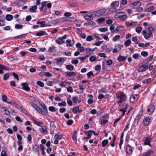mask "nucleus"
<instances>
[{"label": "nucleus", "mask_w": 156, "mask_h": 156, "mask_svg": "<svg viewBox=\"0 0 156 156\" xmlns=\"http://www.w3.org/2000/svg\"><path fill=\"white\" fill-rule=\"evenodd\" d=\"M114 17L115 18H120L122 21H125L127 18V16L122 12H119L116 14L114 16Z\"/></svg>", "instance_id": "obj_1"}, {"label": "nucleus", "mask_w": 156, "mask_h": 156, "mask_svg": "<svg viewBox=\"0 0 156 156\" xmlns=\"http://www.w3.org/2000/svg\"><path fill=\"white\" fill-rule=\"evenodd\" d=\"M95 17L94 12H91L85 14L84 15V17L87 20H91L93 18Z\"/></svg>", "instance_id": "obj_2"}, {"label": "nucleus", "mask_w": 156, "mask_h": 156, "mask_svg": "<svg viewBox=\"0 0 156 156\" xmlns=\"http://www.w3.org/2000/svg\"><path fill=\"white\" fill-rule=\"evenodd\" d=\"M1 111L2 113L6 115H9L10 112L15 113L14 110L10 109H8L7 108L5 107H2L1 108Z\"/></svg>", "instance_id": "obj_3"}, {"label": "nucleus", "mask_w": 156, "mask_h": 156, "mask_svg": "<svg viewBox=\"0 0 156 156\" xmlns=\"http://www.w3.org/2000/svg\"><path fill=\"white\" fill-rule=\"evenodd\" d=\"M106 12L105 9H101L94 12L96 16H100L103 15Z\"/></svg>", "instance_id": "obj_4"}, {"label": "nucleus", "mask_w": 156, "mask_h": 156, "mask_svg": "<svg viewBox=\"0 0 156 156\" xmlns=\"http://www.w3.org/2000/svg\"><path fill=\"white\" fill-rule=\"evenodd\" d=\"M126 98V96L124 94L123 92L121 93L119 96L117 97V98H119L120 100L118 102V103H121L122 101H123Z\"/></svg>", "instance_id": "obj_5"}, {"label": "nucleus", "mask_w": 156, "mask_h": 156, "mask_svg": "<svg viewBox=\"0 0 156 156\" xmlns=\"http://www.w3.org/2000/svg\"><path fill=\"white\" fill-rule=\"evenodd\" d=\"M22 86V89L24 90L29 92L30 90V88L28 87V84L27 83H24L21 84Z\"/></svg>", "instance_id": "obj_6"}, {"label": "nucleus", "mask_w": 156, "mask_h": 156, "mask_svg": "<svg viewBox=\"0 0 156 156\" xmlns=\"http://www.w3.org/2000/svg\"><path fill=\"white\" fill-rule=\"evenodd\" d=\"M150 121L151 119L149 117H146L144 119L143 124L145 126H147L149 124Z\"/></svg>", "instance_id": "obj_7"}, {"label": "nucleus", "mask_w": 156, "mask_h": 156, "mask_svg": "<svg viewBox=\"0 0 156 156\" xmlns=\"http://www.w3.org/2000/svg\"><path fill=\"white\" fill-rule=\"evenodd\" d=\"M149 65L147 64H145L144 65L142 66L139 69L140 72H144L148 68Z\"/></svg>", "instance_id": "obj_8"}, {"label": "nucleus", "mask_w": 156, "mask_h": 156, "mask_svg": "<svg viewBox=\"0 0 156 156\" xmlns=\"http://www.w3.org/2000/svg\"><path fill=\"white\" fill-rule=\"evenodd\" d=\"M47 2H43V3H41V7L40 8L41 11L44 10L45 12L47 10L46 4Z\"/></svg>", "instance_id": "obj_9"}, {"label": "nucleus", "mask_w": 156, "mask_h": 156, "mask_svg": "<svg viewBox=\"0 0 156 156\" xmlns=\"http://www.w3.org/2000/svg\"><path fill=\"white\" fill-rule=\"evenodd\" d=\"M2 101L5 102H6L8 103H9V104H13H13L14 103V102L12 101H7V96L5 95H3L2 96Z\"/></svg>", "instance_id": "obj_10"}, {"label": "nucleus", "mask_w": 156, "mask_h": 156, "mask_svg": "<svg viewBox=\"0 0 156 156\" xmlns=\"http://www.w3.org/2000/svg\"><path fill=\"white\" fill-rule=\"evenodd\" d=\"M126 57H125L119 55L117 60L119 62H124L126 59Z\"/></svg>", "instance_id": "obj_11"}, {"label": "nucleus", "mask_w": 156, "mask_h": 156, "mask_svg": "<svg viewBox=\"0 0 156 156\" xmlns=\"http://www.w3.org/2000/svg\"><path fill=\"white\" fill-rule=\"evenodd\" d=\"M138 98V95H135L132 96L130 98V101L133 103L134 102L136 101L137 100Z\"/></svg>", "instance_id": "obj_12"}, {"label": "nucleus", "mask_w": 156, "mask_h": 156, "mask_svg": "<svg viewBox=\"0 0 156 156\" xmlns=\"http://www.w3.org/2000/svg\"><path fill=\"white\" fill-rule=\"evenodd\" d=\"M82 111V109L81 110H79V107L78 106H75L73 108L72 111L73 112L76 114L78 112H80Z\"/></svg>", "instance_id": "obj_13"}, {"label": "nucleus", "mask_w": 156, "mask_h": 156, "mask_svg": "<svg viewBox=\"0 0 156 156\" xmlns=\"http://www.w3.org/2000/svg\"><path fill=\"white\" fill-rule=\"evenodd\" d=\"M37 8V6L36 5L32 6L29 9V12H35Z\"/></svg>", "instance_id": "obj_14"}, {"label": "nucleus", "mask_w": 156, "mask_h": 156, "mask_svg": "<svg viewBox=\"0 0 156 156\" xmlns=\"http://www.w3.org/2000/svg\"><path fill=\"white\" fill-rule=\"evenodd\" d=\"M66 74L67 76L72 77L75 76L76 75V73L75 72H67L65 73Z\"/></svg>", "instance_id": "obj_15"}, {"label": "nucleus", "mask_w": 156, "mask_h": 156, "mask_svg": "<svg viewBox=\"0 0 156 156\" xmlns=\"http://www.w3.org/2000/svg\"><path fill=\"white\" fill-rule=\"evenodd\" d=\"M55 60L57 61V64L58 65L59 63L62 62L61 64H62L64 62L65 60L63 58H57L55 59Z\"/></svg>", "instance_id": "obj_16"}, {"label": "nucleus", "mask_w": 156, "mask_h": 156, "mask_svg": "<svg viewBox=\"0 0 156 156\" xmlns=\"http://www.w3.org/2000/svg\"><path fill=\"white\" fill-rule=\"evenodd\" d=\"M36 35L37 36H40L44 35H47L48 34L44 31H41L37 33Z\"/></svg>", "instance_id": "obj_17"}, {"label": "nucleus", "mask_w": 156, "mask_h": 156, "mask_svg": "<svg viewBox=\"0 0 156 156\" xmlns=\"http://www.w3.org/2000/svg\"><path fill=\"white\" fill-rule=\"evenodd\" d=\"M37 24H38L41 25L40 26L41 27H45L47 26V24L45 23V21H38L37 22Z\"/></svg>", "instance_id": "obj_18"}, {"label": "nucleus", "mask_w": 156, "mask_h": 156, "mask_svg": "<svg viewBox=\"0 0 156 156\" xmlns=\"http://www.w3.org/2000/svg\"><path fill=\"white\" fill-rule=\"evenodd\" d=\"M142 113H139L136 117L135 119V122H136L137 123H138V122L139 121L141 116L142 115Z\"/></svg>", "instance_id": "obj_19"}, {"label": "nucleus", "mask_w": 156, "mask_h": 156, "mask_svg": "<svg viewBox=\"0 0 156 156\" xmlns=\"http://www.w3.org/2000/svg\"><path fill=\"white\" fill-rule=\"evenodd\" d=\"M155 109V107L154 105H151L148 108L147 111L149 112L152 113Z\"/></svg>", "instance_id": "obj_20"}, {"label": "nucleus", "mask_w": 156, "mask_h": 156, "mask_svg": "<svg viewBox=\"0 0 156 156\" xmlns=\"http://www.w3.org/2000/svg\"><path fill=\"white\" fill-rule=\"evenodd\" d=\"M77 133L76 131H74L73 134V139L74 141L75 142H77Z\"/></svg>", "instance_id": "obj_21"}, {"label": "nucleus", "mask_w": 156, "mask_h": 156, "mask_svg": "<svg viewBox=\"0 0 156 156\" xmlns=\"http://www.w3.org/2000/svg\"><path fill=\"white\" fill-rule=\"evenodd\" d=\"M150 139L152 138L150 137H147L144 140V144L145 145H149L150 144Z\"/></svg>", "instance_id": "obj_22"}, {"label": "nucleus", "mask_w": 156, "mask_h": 156, "mask_svg": "<svg viewBox=\"0 0 156 156\" xmlns=\"http://www.w3.org/2000/svg\"><path fill=\"white\" fill-rule=\"evenodd\" d=\"M13 16L10 14H7L6 15L5 17V19L7 21L12 20L13 19Z\"/></svg>", "instance_id": "obj_23"}, {"label": "nucleus", "mask_w": 156, "mask_h": 156, "mask_svg": "<svg viewBox=\"0 0 156 156\" xmlns=\"http://www.w3.org/2000/svg\"><path fill=\"white\" fill-rule=\"evenodd\" d=\"M66 68L70 71H72L74 68V66L72 65H67L66 66Z\"/></svg>", "instance_id": "obj_24"}, {"label": "nucleus", "mask_w": 156, "mask_h": 156, "mask_svg": "<svg viewBox=\"0 0 156 156\" xmlns=\"http://www.w3.org/2000/svg\"><path fill=\"white\" fill-rule=\"evenodd\" d=\"M153 152L154 151L152 150L148 151L143 156H150L153 154Z\"/></svg>", "instance_id": "obj_25"}, {"label": "nucleus", "mask_w": 156, "mask_h": 156, "mask_svg": "<svg viewBox=\"0 0 156 156\" xmlns=\"http://www.w3.org/2000/svg\"><path fill=\"white\" fill-rule=\"evenodd\" d=\"M119 4V2L115 1L113 2L111 4L110 6L112 7H117Z\"/></svg>", "instance_id": "obj_26"}, {"label": "nucleus", "mask_w": 156, "mask_h": 156, "mask_svg": "<svg viewBox=\"0 0 156 156\" xmlns=\"http://www.w3.org/2000/svg\"><path fill=\"white\" fill-rule=\"evenodd\" d=\"M33 150L35 152L38 153L39 148L38 146L37 145H34L33 147Z\"/></svg>", "instance_id": "obj_27"}, {"label": "nucleus", "mask_w": 156, "mask_h": 156, "mask_svg": "<svg viewBox=\"0 0 156 156\" xmlns=\"http://www.w3.org/2000/svg\"><path fill=\"white\" fill-rule=\"evenodd\" d=\"M133 7L134 8H136V6L139 7L141 5V2H134L133 3Z\"/></svg>", "instance_id": "obj_28"}, {"label": "nucleus", "mask_w": 156, "mask_h": 156, "mask_svg": "<svg viewBox=\"0 0 156 156\" xmlns=\"http://www.w3.org/2000/svg\"><path fill=\"white\" fill-rule=\"evenodd\" d=\"M127 153L129 154L130 155L132 154V150L131 148L129 146L127 147L126 149Z\"/></svg>", "instance_id": "obj_29"}, {"label": "nucleus", "mask_w": 156, "mask_h": 156, "mask_svg": "<svg viewBox=\"0 0 156 156\" xmlns=\"http://www.w3.org/2000/svg\"><path fill=\"white\" fill-rule=\"evenodd\" d=\"M154 6H151L149 8L146 9H145V12H150L151 11L154 10Z\"/></svg>", "instance_id": "obj_30"}, {"label": "nucleus", "mask_w": 156, "mask_h": 156, "mask_svg": "<svg viewBox=\"0 0 156 156\" xmlns=\"http://www.w3.org/2000/svg\"><path fill=\"white\" fill-rule=\"evenodd\" d=\"M108 140H105L102 142V147H104L108 143Z\"/></svg>", "instance_id": "obj_31"}, {"label": "nucleus", "mask_w": 156, "mask_h": 156, "mask_svg": "<svg viewBox=\"0 0 156 156\" xmlns=\"http://www.w3.org/2000/svg\"><path fill=\"white\" fill-rule=\"evenodd\" d=\"M152 34V33L148 32V33H147L146 34L144 35V38L146 39H148L150 37Z\"/></svg>", "instance_id": "obj_32"}, {"label": "nucleus", "mask_w": 156, "mask_h": 156, "mask_svg": "<svg viewBox=\"0 0 156 156\" xmlns=\"http://www.w3.org/2000/svg\"><path fill=\"white\" fill-rule=\"evenodd\" d=\"M63 137L62 135H58V134H55V140H60Z\"/></svg>", "instance_id": "obj_33"}, {"label": "nucleus", "mask_w": 156, "mask_h": 156, "mask_svg": "<svg viewBox=\"0 0 156 156\" xmlns=\"http://www.w3.org/2000/svg\"><path fill=\"white\" fill-rule=\"evenodd\" d=\"M93 131L90 130L88 131H87L86 133H87L88 134V136L89 137V138L90 139L91 137V136L93 134Z\"/></svg>", "instance_id": "obj_34"}, {"label": "nucleus", "mask_w": 156, "mask_h": 156, "mask_svg": "<svg viewBox=\"0 0 156 156\" xmlns=\"http://www.w3.org/2000/svg\"><path fill=\"white\" fill-rule=\"evenodd\" d=\"M33 120L34 121V123L37 125L42 127V124H43V123L41 122H37L34 120L33 119Z\"/></svg>", "instance_id": "obj_35"}, {"label": "nucleus", "mask_w": 156, "mask_h": 156, "mask_svg": "<svg viewBox=\"0 0 156 156\" xmlns=\"http://www.w3.org/2000/svg\"><path fill=\"white\" fill-rule=\"evenodd\" d=\"M131 41L130 39H128L125 41L124 45L126 46H128L131 43Z\"/></svg>", "instance_id": "obj_36"}, {"label": "nucleus", "mask_w": 156, "mask_h": 156, "mask_svg": "<svg viewBox=\"0 0 156 156\" xmlns=\"http://www.w3.org/2000/svg\"><path fill=\"white\" fill-rule=\"evenodd\" d=\"M120 38V36L119 35H116L114 37L113 39L112 40L114 41H116L119 40Z\"/></svg>", "instance_id": "obj_37"}, {"label": "nucleus", "mask_w": 156, "mask_h": 156, "mask_svg": "<svg viewBox=\"0 0 156 156\" xmlns=\"http://www.w3.org/2000/svg\"><path fill=\"white\" fill-rule=\"evenodd\" d=\"M94 40V38L92 36L90 35L88 36L86 39V41H90L92 40Z\"/></svg>", "instance_id": "obj_38"}, {"label": "nucleus", "mask_w": 156, "mask_h": 156, "mask_svg": "<svg viewBox=\"0 0 156 156\" xmlns=\"http://www.w3.org/2000/svg\"><path fill=\"white\" fill-rule=\"evenodd\" d=\"M151 80V78H148L147 79H145L144 80L142 81V82L143 83L145 84V83H148Z\"/></svg>", "instance_id": "obj_39"}, {"label": "nucleus", "mask_w": 156, "mask_h": 156, "mask_svg": "<svg viewBox=\"0 0 156 156\" xmlns=\"http://www.w3.org/2000/svg\"><path fill=\"white\" fill-rule=\"evenodd\" d=\"M69 5L71 7H76L78 5L77 3L72 2H69Z\"/></svg>", "instance_id": "obj_40"}, {"label": "nucleus", "mask_w": 156, "mask_h": 156, "mask_svg": "<svg viewBox=\"0 0 156 156\" xmlns=\"http://www.w3.org/2000/svg\"><path fill=\"white\" fill-rule=\"evenodd\" d=\"M37 85L41 87H43L44 86V83L41 81H38L37 83Z\"/></svg>", "instance_id": "obj_41"}, {"label": "nucleus", "mask_w": 156, "mask_h": 156, "mask_svg": "<svg viewBox=\"0 0 156 156\" xmlns=\"http://www.w3.org/2000/svg\"><path fill=\"white\" fill-rule=\"evenodd\" d=\"M23 27V25L21 24H16L15 25V28L16 29H22Z\"/></svg>", "instance_id": "obj_42"}, {"label": "nucleus", "mask_w": 156, "mask_h": 156, "mask_svg": "<svg viewBox=\"0 0 156 156\" xmlns=\"http://www.w3.org/2000/svg\"><path fill=\"white\" fill-rule=\"evenodd\" d=\"M142 30V28L140 27H138L136 29V32L138 33H140Z\"/></svg>", "instance_id": "obj_43"}, {"label": "nucleus", "mask_w": 156, "mask_h": 156, "mask_svg": "<svg viewBox=\"0 0 156 156\" xmlns=\"http://www.w3.org/2000/svg\"><path fill=\"white\" fill-rule=\"evenodd\" d=\"M35 109L39 113L42 114L44 112L43 111L41 108H39L38 106L36 107Z\"/></svg>", "instance_id": "obj_44"}, {"label": "nucleus", "mask_w": 156, "mask_h": 156, "mask_svg": "<svg viewBox=\"0 0 156 156\" xmlns=\"http://www.w3.org/2000/svg\"><path fill=\"white\" fill-rule=\"evenodd\" d=\"M3 77L4 80H6L9 78V74L8 73L5 74L4 75Z\"/></svg>", "instance_id": "obj_45"}, {"label": "nucleus", "mask_w": 156, "mask_h": 156, "mask_svg": "<svg viewBox=\"0 0 156 156\" xmlns=\"http://www.w3.org/2000/svg\"><path fill=\"white\" fill-rule=\"evenodd\" d=\"M0 68L1 69H3L5 70H7L8 67L5 65H3L2 64H0Z\"/></svg>", "instance_id": "obj_46"}, {"label": "nucleus", "mask_w": 156, "mask_h": 156, "mask_svg": "<svg viewBox=\"0 0 156 156\" xmlns=\"http://www.w3.org/2000/svg\"><path fill=\"white\" fill-rule=\"evenodd\" d=\"M48 109L49 111L51 112H55L56 111L55 108L53 106L49 107Z\"/></svg>", "instance_id": "obj_47"}, {"label": "nucleus", "mask_w": 156, "mask_h": 156, "mask_svg": "<svg viewBox=\"0 0 156 156\" xmlns=\"http://www.w3.org/2000/svg\"><path fill=\"white\" fill-rule=\"evenodd\" d=\"M139 56V54L136 53L133 55V57L134 59H138Z\"/></svg>", "instance_id": "obj_48"}, {"label": "nucleus", "mask_w": 156, "mask_h": 156, "mask_svg": "<svg viewBox=\"0 0 156 156\" xmlns=\"http://www.w3.org/2000/svg\"><path fill=\"white\" fill-rule=\"evenodd\" d=\"M108 29L107 27H106L105 28H101L99 29V30L101 32H104L105 31H107Z\"/></svg>", "instance_id": "obj_49"}, {"label": "nucleus", "mask_w": 156, "mask_h": 156, "mask_svg": "<svg viewBox=\"0 0 156 156\" xmlns=\"http://www.w3.org/2000/svg\"><path fill=\"white\" fill-rule=\"evenodd\" d=\"M108 122V120L106 119H102L101 120V125H103V124H106Z\"/></svg>", "instance_id": "obj_50"}, {"label": "nucleus", "mask_w": 156, "mask_h": 156, "mask_svg": "<svg viewBox=\"0 0 156 156\" xmlns=\"http://www.w3.org/2000/svg\"><path fill=\"white\" fill-rule=\"evenodd\" d=\"M55 48L56 47L55 46L53 45L52 46L49 48V49H48V51L50 52H51L52 51L54 50Z\"/></svg>", "instance_id": "obj_51"}, {"label": "nucleus", "mask_w": 156, "mask_h": 156, "mask_svg": "<svg viewBox=\"0 0 156 156\" xmlns=\"http://www.w3.org/2000/svg\"><path fill=\"white\" fill-rule=\"evenodd\" d=\"M96 59V57L94 56H91L89 58V60L91 62H94Z\"/></svg>", "instance_id": "obj_52"}, {"label": "nucleus", "mask_w": 156, "mask_h": 156, "mask_svg": "<svg viewBox=\"0 0 156 156\" xmlns=\"http://www.w3.org/2000/svg\"><path fill=\"white\" fill-rule=\"evenodd\" d=\"M141 55L144 57H146L148 55V52L147 51H143L141 52Z\"/></svg>", "instance_id": "obj_53"}, {"label": "nucleus", "mask_w": 156, "mask_h": 156, "mask_svg": "<svg viewBox=\"0 0 156 156\" xmlns=\"http://www.w3.org/2000/svg\"><path fill=\"white\" fill-rule=\"evenodd\" d=\"M41 132L43 133H44L45 134H47V130L46 128H42L41 129Z\"/></svg>", "instance_id": "obj_54"}, {"label": "nucleus", "mask_w": 156, "mask_h": 156, "mask_svg": "<svg viewBox=\"0 0 156 156\" xmlns=\"http://www.w3.org/2000/svg\"><path fill=\"white\" fill-rule=\"evenodd\" d=\"M87 76L88 78H90L91 76H94V74L93 73L92 71H90L87 73Z\"/></svg>", "instance_id": "obj_55"}, {"label": "nucleus", "mask_w": 156, "mask_h": 156, "mask_svg": "<svg viewBox=\"0 0 156 156\" xmlns=\"http://www.w3.org/2000/svg\"><path fill=\"white\" fill-rule=\"evenodd\" d=\"M55 42L56 43L60 44H62L64 42V41L63 40H59L58 39L56 40Z\"/></svg>", "instance_id": "obj_56"}, {"label": "nucleus", "mask_w": 156, "mask_h": 156, "mask_svg": "<svg viewBox=\"0 0 156 156\" xmlns=\"http://www.w3.org/2000/svg\"><path fill=\"white\" fill-rule=\"evenodd\" d=\"M73 121L72 119H69L67 122L66 124L68 125H70L73 123Z\"/></svg>", "instance_id": "obj_57"}, {"label": "nucleus", "mask_w": 156, "mask_h": 156, "mask_svg": "<svg viewBox=\"0 0 156 156\" xmlns=\"http://www.w3.org/2000/svg\"><path fill=\"white\" fill-rule=\"evenodd\" d=\"M41 105L44 109V110L46 112H48V109L45 104H44L43 105L41 104Z\"/></svg>", "instance_id": "obj_58"}, {"label": "nucleus", "mask_w": 156, "mask_h": 156, "mask_svg": "<svg viewBox=\"0 0 156 156\" xmlns=\"http://www.w3.org/2000/svg\"><path fill=\"white\" fill-rule=\"evenodd\" d=\"M107 65H111L112 63V61L110 59H109L107 60L106 61Z\"/></svg>", "instance_id": "obj_59"}, {"label": "nucleus", "mask_w": 156, "mask_h": 156, "mask_svg": "<svg viewBox=\"0 0 156 156\" xmlns=\"http://www.w3.org/2000/svg\"><path fill=\"white\" fill-rule=\"evenodd\" d=\"M58 105L60 106H64L66 105V102L63 101L62 102L58 103Z\"/></svg>", "instance_id": "obj_60"}, {"label": "nucleus", "mask_w": 156, "mask_h": 156, "mask_svg": "<svg viewBox=\"0 0 156 156\" xmlns=\"http://www.w3.org/2000/svg\"><path fill=\"white\" fill-rule=\"evenodd\" d=\"M51 127L53 129H55L56 128V126L55 123L54 122H52L50 123Z\"/></svg>", "instance_id": "obj_61"}, {"label": "nucleus", "mask_w": 156, "mask_h": 156, "mask_svg": "<svg viewBox=\"0 0 156 156\" xmlns=\"http://www.w3.org/2000/svg\"><path fill=\"white\" fill-rule=\"evenodd\" d=\"M67 90L68 92H70L71 93H72L73 92V88L71 86H69V87H68L67 88Z\"/></svg>", "instance_id": "obj_62"}, {"label": "nucleus", "mask_w": 156, "mask_h": 156, "mask_svg": "<svg viewBox=\"0 0 156 156\" xmlns=\"http://www.w3.org/2000/svg\"><path fill=\"white\" fill-rule=\"evenodd\" d=\"M79 61L77 59L73 60L71 61V63L73 64H76L78 63Z\"/></svg>", "instance_id": "obj_63"}, {"label": "nucleus", "mask_w": 156, "mask_h": 156, "mask_svg": "<svg viewBox=\"0 0 156 156\" xmlns=\"http://www.w3.org/2000/svg\"><path fill=\"white\" fill-rule=\"evenodd\" d=\"M1 156H8L6 154V152L4 150H2L1 153Z\"/></svg>", "instance_id": "obj_64"}]
</instances>
